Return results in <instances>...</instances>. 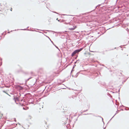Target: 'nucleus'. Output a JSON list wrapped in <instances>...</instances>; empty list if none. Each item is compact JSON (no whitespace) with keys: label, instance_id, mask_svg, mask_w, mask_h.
Here are the masks:
<instances>
[{"label":"nucleus","instance_id":"1","mask_svg":"<svg viewBox=\"0 0 129 129\" xmlns=\"http://www.w3.org/2000/svg\"><path fill=\"white\" fill-rule=\"evenodd\" d=\"M82 49V48H81L75 51L72 54V56H73L77 53L79 52Z\"/></svg>","mask_w":129,"mask_h":129},{"label":"nucleus","instance_id":"2","mask_svg":"<svg viewBox=\"0 0 129 129\" xmlns=\"http://www.w3.org/2000/svg\"><path fill=\"white\" fill-rule=\"evenodd\" d=\"M16 88L18 90H21L23 89V88L21 86L17 85L16 86Z\"/></svg>","mask_w":129,"mask_h":129},{"label":"nucleus","instance_id":"3","mask_svg":"<svg viewBox=\"0 0 129 129\" xmlns=\"http://www.w3.org/2000/svg\"><path fill=\"white\" fill-rule=\"evenodd\" d=\"M74 28H69V29L70 30H74L76 27V26H75V27L74 26Z\"/></svg>","mask_w":129,"mask_h":129},{"label":"nucleus","instance_id":"4","mask_svg":"<svg viewBox=\"0 0 129 129\" xmlns=\"http://www.w3.org/2000/svg\"><path fill=\"white\" fill-rule=\"evenodd\" d=\"M63 21V22L64 23L66 24H67L69 23V22H67V20H64Z\"/></svg>","mask_w":129,"mask_h":129},{"label":"nucleus","instance_id":"5","mask_svg":"<svg viewBox=\"0 0 129 129\" xmlns=\"http://www.w3.org/2000/svg\"><path fill=\"white\" fill-rule=\"evenodd\" d=\"M0 4V6H2L3 5V4L2 3H1Z\"/></svg>","mask_w":129,"mask_h":129},{"label":"nucleus","instance_id":"6","mask_svg":"<svg viewBox=\"0 0 129 129\" xmlns=\"http://www.w3.org/2000/svg\"><path fill=\"white\" fill-rule=\"evenodd\" d=\"M12 8H11V9H10V10L11 11H12Z\"/></svg>","mask_w":129,"mask_h":129},{"label":"nucleus","instance_id":"7","mask_svg":"<svg viewBox=\"0 0 129 129\" xmlns=\"http://www.w3.org/2000/svg\"><path fill=\"white\" fill-rule=\"evenodd\" d=\"M3 92L5 93H6V92L5 91H3Z\"/></svg>","mask_w":129,"mask_h":129},{"label":"nucleus","instance_id":"8","mask_svg":"<svg viewBox=\"0 0 129 129\" xmlns=\"http://www.w3.org/2000/svg\"><path fill=\"white\" fill-rule=\"evenodd\" d=\"M23 109L24 110H25V109H24V108H23Z\"/></svg>","mask_w":129,"mask_h":129},{"label":"nucleus","instance_id":"9","mask_svg":"<svg viewBox=\"0 0 129 129\" xmlns=\"http://www.w3.org/2000/svg\"><path fill=\"white\" fill-rule=\"evenodd\" d=\"M58 20V21H59V20Z\"/></svg>","mask_w":129,"mask_h":129},{"label":"nucleus","instance_id":"10","mask_svg":"<svg viewBox=\"0 0 129 129\" xmlns=\"http://www.w3.org/2000/svg\"><path fill=\"white\" fill-rule=\"evenodd\" d=\"M57 20H58V18H57L56 19Z\"/></svg>","mask_w":129,"mask_h":129}]
</instances>
